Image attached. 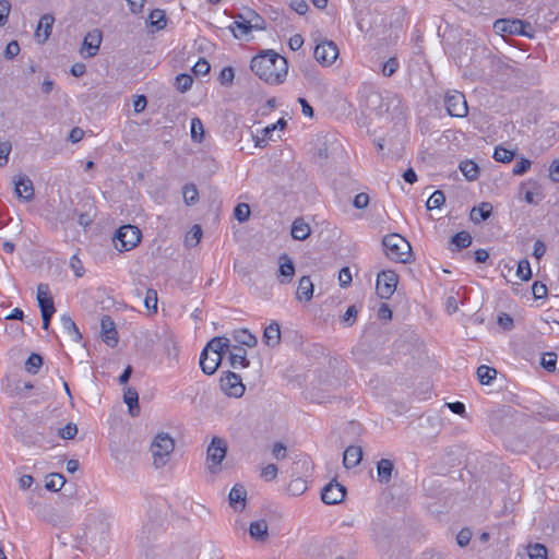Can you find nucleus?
I'll list each match as a JSON object with an SVG mask.
<instances>
[{
    "label": "nucleus",
    "instance_id": "51",
    "mask_svg": "<svg viewBox=\"0 0 559 559\" xmlns=\"http://www.w3.org/2000/svg\"><path fill=\"white\" fill-rule=\"evenodd\" d=\"M193 79L189 74H179L176 78V87L180 92H186L191 88Z\"/></svg>",
    "mask_w": 559,
    "mask_h": 559
},
{
    "label": "nucleus",
    "instance_id": "41",
    "mask_svg": "<svg viewBox=\"0 0 559 559\" xmlns=\"http://www.w3.org/2000/svg\"><path fill=\"white\" fill-rule=\"evenodd\" d=\"M548 550L545 545L536 543L527 546L530 559H547Z\"/></svg>",
    "mask_w": 559,
    "mask_h": 559
},
{
    "label": "nucleus",
    "instance_id": "22",
    "mask_svg": "<svg viewBox=\"0 0 559 559\" xmlns=\"http://www.w3.org/2000/svg\"><path fill=\"white\" fill-rule=\"evenodd\" d=\"M263 342L270 347H275L281 342V329L277 322L270 323L263 332Z\"/></svg>",
    "mask_w": 559,
    "mask_h": 559
},
{
    "label": "nucleus",
    "instance_id": "58",
    "mask_svg": "<svg viewBox=\"0 0 559 559\" xmlns=\"http://www.w3.org/2000/svg\"><path fill=\"white\" fill-rule=\"evenodd\" d=\"M531 167V160L527 158H521L518 160L513 167L512 173L516 176H521L525 174Z\"/></svg>",
    "mask_w": 559,
    "mask_h": 559
},
{
    "label": "nucleus",
    "instance_id": "44",
    "mask_svg": "<svg viewBox=\"0 0 559 559\" xmlns=\"http://www.w3.org/2000/svg\"><path fill=\"white\" fill-rule=\"evenodd\" d=\"M445 202L443 191L436 190L427 200L426 206L428 210L439 209Z\"/></svg>",
    "mask_w": 559,
    "mask_h": 559
},
{
    "label": "nucleus",
    "instance_id": "3",
    "mask_svg": "<svg viewBox=\"0 0 559 559\" xmlns=\"http://www.w3.org/2000/svg\"><path fill=\"white\" fill-rule=\"evenodd\" d=\"M175 449V441L167 432H159L151 444L153 464L156 468L164 467Z\"/></svg>",
    "mask_w": 559,
    "mask_h": 559
},
{
    "label": "nucleus",
    "instance_id": "13",
    "mask_svg": "<svg viewBox=\"0 0 559 559\" xmlns=\"http://www.w3.org/2000/svg\"><path fill=\"white\" fill-rule=\"evenodd\" d=\"M295 275V265L293 260L286 254L283 253L280 257V267L277 273V280L281 284H289L293 281Z\"/></svg>",
    "mask_w": 559,
    "mask_h": 559
},
{
    "label": "nucleus",
    "instance_id": "62",
    "mask_svg": "<svg viewBox=\"0 0 559 559\" xmlns=\"http://www.w3.org/2000/svg\"><path fill=\"white\" fill-rule=\"evenodd\" d=\"M352 281H353V278H352L350 270L348 267L341 269V271L338 272L340 286L347 287L350 285Z\"/></svg>",
    "mask_w": 559,
    "mask_h": 559
},
{
    "label": "nucleus",
    "instance_id": "52",
    "mask_svg": "<svg viewBox=\"0 0 559 559\" xmlns=\"http://www.w3.org/2000/svg\"><path fill=\"white\" fill-rule=\"evenodd\" d=\"M234 215L240 223L246 222L250 216V207L246 203H239L235 210Z\"/></svg>",
    "mask_w": 559,
    "mask_h": 559
},
{
    "label": "nucleus",
    "instance_id": "21",
    "mask_svg": "<svg viewBox=\"0 0 559 559\" xmlns=\"http://www.w3.org/2000/svg\"><path fill=\"white\" fill-rule=\"evenodd\" d=\"M246 498L247 490L242 485L236 484L229 491V504L234 509H238V504H240V510H243L246 507Z\"/></svg>",
    "mask_w": 559,
    "mask_h": 559
},
{
    "label": "nucleus",
    "instance_id": "63",
    "mask_svg": "<svg viewBox=\"0 0 559 559\" xmlns=\"http://www.w3.org/2000/svg\"><path fill=\"white\" fill-rule=\"evenodd\" d=\"M278 468L275 464H269L261 471V477L265 480H272L277 476Z\"/></svg>",
    "mask_w": 559,
    "mask_h": 559
},
{
    "label": "nucleus",
    "instance_id": "55",
    "mask_svg": "<svg viewBox=\"0 0 559 559\" xmlns=\"http://www.w3.org/2000/svg\"><path fill=\"white\" fill-rule=\"evenodd\" d=\"M69 264L76 277H81L84 275L85 270H84L83 263L76 254H73L70 258Z\"/></svg>",
    "mask_w": 559,
    "mask_h": 559
},
{
    "label": "nucleus",
    "instance_id": "28",
    "mask_svg": "<svg viewBox=\"0 0 559 559\" xmlns=\"http://www.w3.org/2000/svg\"><path fill=\"white\" fill-rule=\"evenodd\" d=\"M492 213V205L488 202H483L479 206H474L471 211V221L479 224L490 217Z\"/></svg>",
    "mask_w": 559,
    "mask_h": 559
},
{
    "label": "nucleus",
    "instance_id": "64",
    "mask_svg": "<svg viewBox=\"0 0 559 559\" xmlns=\"http://www.w3.org/2000/svg\"><path fill=\"white\" fill-rule=\"evenodd\" d=\"M235 78L234 69L226 67L221 71L219 80L223 85L231 84Z\"/></svg>",
    "mask_w": 559,
    "mask_h": 559
},
{
    "label": "nucleus",
    "instance_id": "45",
    "mask_svg": "<svg viewBox=\"0 0 559 559\" xmlns=\"http://www.w3.org/2000/svg\"><path fill=\"white\" fill-rule=\"evenodd\" d=\"M492 157L495 160L500 163H510L514 157V152L502 146H497L495 148Z\"/></svg>",
    "mask_w": 559,
    "mask_h": 559
},
{
    "label": "nucleus",
    "instance_id": "36",
    "mask_svg": "<svg viewBox=\"0 0 559 559\" xmlns=\"http://www.w3.org/2000/svg\"><path fill=\"white\" fill-rule=\"evenodd\" d=\"M64 483L66 478L63 477V475L52 473L46 477L45 487L50 491H59L63 487Z\"/></svg>",
    "mask_w": 559,
    "mask_h": 559
},
{
    "label": "nucleus",
    "instance_id": "23",
    "mask_svg": "<svg viewBox=\"0 0 559 559\" xmlns=\"http://www.w3.org/2000/svg\"><path fill=\"white\" fill-rule=\"evenodd\" d=\"M123 402L128 406L130 416L135 417L140 414L139 394L135 389L127 388L123 392Z\"/></svg>",
    "mask_w": 559,
    "mask_h": 559
},
{
    "label": "nucleus",
    "instance_id": "47",
    "mask_svg": "<svg viewBox=\"0 0 559 559\" xmlns=\"http://www.w3.org/2000/svg\"><path fill=\"white\" fill-rule=\"evenodd\" d=\"M182 194H183V200H185L186 204H188V205H192L198 201L199 193H198L195 186H193V185L185 186Z\"/></svg>",
    "mask_w": 559,
    "mask_h": 559
},
{
    "label": "nucleus",
    "instance_id": "56",
    "mask_svg": "<svg viewBox=\"0 0 559 559\" xmlns=\"http://www.w3.org/2000/svg\"><path fill=\"white\" fill-rule=\"evenodd\" d=\"M357 314H358V309L356 308V306H349L347 308V310L345 311L343 318H342V321L347 325V326H352L357 318Z\"/></svg>",
    "mask_w": 559,
    "mask_h": 559
},
{
    "label": "nucleus",
    "instance_id": "50",
    "mask_svg": "<svg viewBox=\"0 0 559 559\" xmlns=\"http://www.w3.org/2000/svg\"><path fill=\"white\" fill-rule=\"evenodd\" d=\"M400 63L395 57L388 59L382 66V74L386 78L392 76L399 69Z\"/></svg>",
    "mask_w": 559,
    "mask_h": 559
},
{
    "label": "nucleus",
    "instance_id": "14",
    "mask_svg": "<svg viewBox=\"0 0 559 559\" xmlns=\"http://www.w3.org/2000/svg\"><path fill=\"white\" fill-rule=\"evenodd\" d=\"M222 355L211 354L207 350H202L200 355V367L205 374H213L222 362Z\"/></svg>",
    "mask_w": 559,
    "mask_h": 559
},
{
    "label": "nucleus",
    "instance_id": "5",
    "mask_svg": "<svg viewBox=\"0 0 559 559\" xmlns=\"http://www.w3.org/2000/svg\"><path fill=\"white\" fill-rule=\"evenodd\" d=\"M227 452V443L224 439L214 437L207 447L206 460L209 469L212 474L221 471V463L225 459Z\"/></svg>",
    "mask_w": 559,
    "mask_h": 559
},
{
    "label": "nucleus",
    "instance_id": "32",
    "mask_svg": "<svg viewBox=\"0 0 559 559\" xmlns=\"http://www.w3.org/2000/svg\"><path fill=\"white\" fill-rule=\"evenodd\" d=\"M60 321L63 330L68 333L71 340H73L74 342H80L82 335L72 318L68 314H63Z\"/></svg>",
    "mask_w": 559,
    "mask_h": 559
},
{
    "label": "nucleus",
    "instance_id": "35",
    "mask_svg": "<svg viewBox=\"0 0 559 559\" xmlns=\"http://www.w3.org/2000/svg\"><path fill=\"white\" fill-rule=\"evenodd\" d=\"M148 21L152 26H155L158 31L164 29L167 25L166 14L160 9L153 10L148 15Z\"/></svg>",
    "mask_w": 559,
    "mask_h": 559
},
{
    "label": "nucleus",
    "instance_id": "2",
    "mask_svg": "<svg viewBox=\"0 0 559 559\" xmlns=\"http://www.w3.org/2000/svg\"><path fill=\"white\" fill-rule=\"evenodd\" d=\"M385 255L395 262L408 263L412 258L409 242L399 234L386 235L382 240Z\"/></svg>",
    "mask_w": 559,
    "mask_h": 559
},
{
    "label": "nucleus",
    "instance_id": "12",
    "mask_svg": "<svg viewBox=\"0 0 559 559\" xmlns=\"http://www.w3.org/2000/svg\"><path fill=\"white\" fill-rule=\"evenodd\" d=\"M14 190L16 195L26 202H29L34 199L33 182L25 175H20L14 178Z\"/></svg>",
    "mask_w": 559,
    "mask_h": 559
},
{
    "label": "nucleus",
    "instance_id": "37",
    "mask_svg": "<svg viewBox=\"0 0 559 559\" xmlns=\"http://www.w3.org/2000/svg\"><path fill=\"white\" fill-rule=\"evenodd\" d=\"M245 22L249 23L251 29H264V20L253 10H245Z\"/></svg>",
    "mask_w": 559,
    "mask_h": 559
},
{
    "label": "nucleus",
    "instance_id": "15",
    "mask_svg": "<svg viewBox=\"0 0 559 559\" xmlns=\"http://www.w3.org/2000/svg\"><path fill=\"white\" fill-rule=\"evenodd\" d=\"M53 23L55 17L51 14H44L40 17L35 32V38L38 43L43 44L49 38Z\"/></svg>",
    "mask_w": 559,
    "mask_h": 559
},
{
    "label": "nucleus",
    "instance_id": "4",
    "mask_svg": "<svg viewBox=\"0 0 559 559\" xmlns=\"http://www.w3.org/2000/svg\"><path fill=\"white\" fill-rule=\"evenodd\" d=\"M141 240V230L133 225L121 226L115 235V247L119 251L133 249Z\"/></svg>",
    "mask_w": 559,
    "mask_h": 559
},
{
    "label": "nucleus",
    "instance_id": "49",
    "mask_svg": "<svg viewBox=\"0 0 559 559\" xmlns=\"http://www.w3.org/2000/svg\"><path fill=\"white\" fill-rule=\"evenodd\" d=\"M557 364V355L555 353H545L542 356L540 365L547 371H555Z\"/></svg>",
    "mask_w": 559,
    "mask_h": 559
},
{
    "label": "nucleus",
    "instance_id": "46",
    "mask_svg": "<svg viewBox=\"0 0 559 559\" xmlns=\"http://www.w3.org/2000/svg\"><path fill=\"white\" fill-rule=\"evenodd\" d=\"M144 307L152 313L157 311V293L153 288H148L144 298Z\"/></svg>",
    "mask_w": 559,
    "mask_h": 559
},
{
    "label": "nucleus",
    "instance_id": "48",
    "mask_svg": "<svg viewBox=\"0 0 559 559\" xmlns=\"http://www.w3.org/2000/svg\"><path fill=\"white\" fill-rule=\"evenodd\" d=\"M516 275L523 281H528L532 277L531 265L526 259L518 263Z\"/></svg>",
    "mask_w": 559,
    "mask_h": 559
},
{
    "label": "nucleus",
    "instance_id": "26",
    "mask_svg": "<svg viewBox=\"0 0 559 559\" xmlns=\"http://www.w3.org/2000/svg\"><path fill=\"white\" fill-rule=\"evenodd\" d=\"M249 534L255 540H265L269 536L267 522L263 519L251 522L249 526Z\"/></svg>",
    "mask_w": 559,
    "mask_h": 559
},
{
    "label": "nucleus",
    "instance_id": "27",
    "mask_svg": "<svg viewBox=\"0 0 559 559\" xmlns=\"http://www.w3.org/2000/svg\"><path fill=\"white\" fill-rule=\"evenodd\" d=\"M313 296V284L309 276H302L299 280L296 298L298 300L309 301Z\"/></svg>",
    "mask_w": 559,
    "mask_h": 559
},
{
    "label": "nucleus",
    "instance_id": "38",
    "mask_svg": "<svg viewBox=\"0 0 559 559\" xmlns=\"http://www.w3.org/2000/svg\"><path fill=\"white\" fill-rule=\"evenodd\" d=\"M43 362V357L39 354L33 353L25 361V370L31 374H37Z\"/></svg>",
    "mask_w": 559,
    "mask_h": 559
},
{
    "label": "nucleus",
    "instance_id": "43",
    "mask_svg": "<svg viewBox=\"0 0 559 559\" xmlns=\"http://www.w3.org/2000/svg\"><path fill=\"white\" fill-rule=\"evenodd\" d=\"M202 237V229L199 225H194L186 235L185 243L187 247H194L199 243Z\"/></svg>",
    "mask_w": 559,
    "mask_h": 559
},
{
    "label": "nucleus",
    "instance_id": "39",
    "mask_svg": "<svg viewBox=\"0 0 559 559\" xmlns=\"http://www.w3.org/2000/svg\"><path fill=\"white\" fill-rule=\"evenodd\" d=\"M471 243H472V236L467 231L456 233L451 238V245L454 246L456 250L467 248Z\"/></svg>",
    "mask_w": 559,
    "mask_h": 559
},
{
    "label": "nucleus",
    "instance_id": "11",
    "mask_svg": "<svg viewBox=\"0 0 559 559\" xmlns=\"http://www.w3.org/2000/svg\"><path fill=\"white\" fill-rule=\"evenodd\" d=\"M346 496V488L336 480L330 481L321 491V499L325 504L341 503Z\"/></svg>",
    "mask_w": 559,
    "mask_h": 559
},
{
    "label": "nucleus",
    "instance_id": "17",
    "mask_svg": "<svg viewBox=\"0 0 559 559\" xmlns=\"http://www.w3.org/2000/svg\"><path fill=\"white\" fill-rule=\"evenodd\" d=\"M37 302L41 311L55 312L53 299L50 295L49 286L47 284H39L37 286Z\"/></svg>",
    "mask_w": 559,
    "mask_h": 559
},
{
    "label": "nucleus",
    "instance_id": "60",
    "mask_svg": "<svg viewBox=\"0 0 559 559\" xmlns=\"http://www.w3.org/2000/svg\"><path fill=\"white\" fill-rule=\"evenodd\" d=\"M533 296L535 299H543L547 296V286L542 282H535L532 286Z\"/></svg>",
    "mask_w": 559,
    "mask_h": 559
},
{
    "label": "nucleus",
    "instance_id": "16",
    "mask_svg": "<svg viewBox=\"0 0 559 559\" xmlns=\"http://www.w3.org/2000/svg\"><path fill=\"white\" fill-rule=\"evenodd\" d=\"M102 43V33L98 29L88 32L83 40L82 49L86 50V57H94L99 49Z\"/></svg>",
    "mask_w": 559,
    "mask_h": 559
},
{
    "label": "nucleus",
    "instance_id": "18",
    "mask_svg": "<svg viewBox=\"0 0 559 559\" xmlns=\"http://www.w3.org/2000/svg\"><path fill=\"white\" fill-rule=\"evenodd\" d=\"M102 333L106 344L115 346L118 342L115 323L109 316H105L100 320Z\"/></svg>",
    "mask_w": 559,
    "mask_h": 559
},
{
    "label": "nucleus",
    "instance_id": "57",
    "mask_svg": "<svg viewBox=\"0 0 559 559\" xmlns=\"http://www.w3.org/2000/svg\"><path fill=\"white\" fill-rule=\"evenodd\" d=\"M78 433V427L75 424L69 423L59 430V436L62 439H73Z\"/></svg>",
    "mask_w": 559,
    "mask_h": 559
},
{
    "label": "nucleus",
    "instance_id": "24",
    "mask_svg": "<svg viewBox=\"0 0 559 559\" xmlns=\"http://www.w3.org/2000/svg\"><path fill=\"white\" fill-rule=\"evenodd\" d=\"M362 459V450L360 447L350 445L344 451L343 464L346 468L357 466Z\"/></svg>",
    "mask_w": 559,
    "mask_h": 559
},
{
    "label": "nucleus",
    "instance_id": "42",
    "mask_svg": "<svg viewBox=\"0 0 559 559\" xmlns=\"http://www.w3.org/2000/svg\"><path fill=\"white\" fill-rule=\"evenodd\" d=\"M191 138L194 142H202L204 138V127L200 118L191 119Z\"/></svg>",
    "mask_w": 559,
    "mask_h": 559
},
{
    "label": "nucleus",
    "instance_id": "61",
    "mask_svg": "<svg viewBox=\"0 0 559 559\" xmlns=\"http://www.w3.org/2000/svg\"><path fill=\"white\" fill-rule=\"evenodd\" d=\"M369 204V195L365 192H360L356 194V197L353 200V205L356 209L362 210L366 209Z\"/></svg>",
    "mask_w": 559,
    "mask_h": 559
},
{
    "label": "nucleus",
    "instance_id": "10",
    "mask_svg": "<svg viewBox=\"0 0 559 559\" xmlns=\"http://www.w3.org/2000/svg\"><path fill=\"white\" fill-rule=\"evenodd\" d=\"M530 26L521 20L501 19L495 22L493 29L496 33L510 34V35H524L527 36L525 27Z\"/></svg>",
    "mask_w": 559,
    "mask_h": 559
},
{
    "label": "nucleus",
    "instance_id": "6",
    "mask_svg": "<svg viewBox=\"0 0 559 559\" xmlns=\"http://www.w3.org/2000/svg\"><path fill=\"white\" fill-rule=\"evenodd\" d=\"M444 106L451 117L464 118L468 114L465 96L459 91H451L445 94Z\"/></svg>",
    "mask_w": 559,
    "mask_h": 559
},
{
    "label": "nucleus",
    "instance_id": "19",
    "mask_svg": "<svg viewBox=\"0 0 559 559\" xmlns=\"http://www.w3.org/2000/svg\"><path fill=\"white\" fill-rule=\"evenodd\" d=\"M231 350L229 352V362L234 369L249 367V360L247 359V350L237 345H230Z\"/></svg>",
    "mask_w": 559,
    "mask_h": 559
},
{
    "label": "nucleus",
    "instance_id": "33",
    "mask_svg": "<svg viewBox=\"0 0 559 559\" xmlns=\"http://www.w3.org/2000/svg\"><path fill=\"white\" fill-rule=\"evenodd\" d=\"M460 170L468 181L477 179L479 175L478 165L469 159L460 163Z\"/></svg>",
    "mask_w": 559,
    "mask_h": 559
},
{
    "label": "nucleus",
    "instance_id": "53",
    "mask_svg": "<svg viewBox=\"0 0 559 559\" xmlns=\"http://www.w3.org/2000/svg\"><path fill=\"white\" fill-rule=\"evenodd\" d=\"M210 70L211 66L204 58H200L192 68L195 75H206Z\"/></svg>",
    "mask_w": 559,
    "mask_h": 559
},
{
    "label": "nucleus",
    "instance_id": "20",
    "mask_svg": "<svg viewBox=\"0 0 559 559\" xmlns=\"http://www.w3.org/2000/svg\"><path fill=\"white\" fill-rule=\"evenodd\" d=\"M245 12L235 15V21L230 25V31L236 38H245L252 31L249 23H246Z\"/></svg>",
    "mask_w": 559,
    "mask_h": 559
},
{
    "label": "nucleus",
    "instance_id": "29",
    "mask_svg": "<svg viewBox=\"0 0 559 559\" xmlns=\"http://www.w3.org/2000/svg\"><path fill=\"white\" fill-rule=\"evenodd\" d=\"M393 469L394 466L391 460L381 459L377 464L378 480L381 484H388L392 477Z\"/></svg>",
    "mask_w": 559,
    "mask_h": 559
},
{
    "label": "nucleus",
    "instance_id": "34",
    "mask_svg": "<svg viewBox=\"0 0 559 559\" xmlns=\"http://www.w3.org/2000/svg\"><path fill=\"white\" fill-rule=\"evenodd\" d=\"M477 378L481 384L488 385L496 379L497 370L495 368L481 365L477 368Z\"/></svg>",
    "mask_w": 559,
    "mask_h": 559
},
{
    "label": "nucleus",
    "instance_id": "40",
    "mask_svg": "<svg viewBox=\"0 0 559 559\" xmlns=\"http://www.w3.org/2000/svg\"><path fill=\"white\" fill-rule=\"evenodd\" d=\"M307 488V481L304 478L298 477L290 480L287 487V491L290 496L297 497L302 495Z\"/></svg>",
    "mask_w": 559,
    "mask_h": 559
},
{
    "label": "nucleus",
    "instance_id": "7",
    "mask_svg": "<svg viewBox=\"0 0 559 559\" xmlns=\"http://www.w3.org/2000/svg\"><path fill=\"white\" fill-rule=\"evenodd\" d=\"M397 274L394 271H382L377 277V294L382 299H389L395 292Z\"/></svg>",
    "mask_w": 559,
    "mask_h": 559
},
{
    "label": "nucleus",
    "instance_id": "30",
    "mask_svg": "<svg viewBox=\"0 0 559 559\" xmlns=\"http://www.w3.org/2000/svg\"><path fill=\"white\" fill-rule=\"evenodd\" d=\"M310 226L302 219L296 218L292 225V237L296 240H305L310 235Z\"/></svg>",
    "mask_w": 559,
    "mask_h": 559
},
{
    "label": "nucleus",
    "instance_id": "59",
    "mask_svg": "<svg viewBox=\"0 0 559 559\" xmlns=\"http://www.w3.org/2000/svg\"><path fill=\"white\" fill-rule=\"evenodd\" d=\"M472 532L469 528H462L456 535V543L460 547H465L469 544Z\"/></svg>",
    "mask_w": 559,
    "mask_h": 559
},
{
    "label": "nucleus",
    "instance_id": "25",
    "mask_svg": "<svg viewBox=\"0 0 559 559\" xmlns=\"http://www.w3.org/2000/svg\"><path fill=\"white\" fill-rule=\"evenodd\" d=\"M228 348H230V338L225 336H215L206 344L203 350L223 356L224 352Z\"/></svg>",
    "mask_w": 559,
    "mask_h": 559
},
{
    "label": "nucleus",
    "instance_id": "31",
    "mask_svg": "<svg viewBox=\"0 0 559 559\" xmlns=\"http://www.w3.org/2000/svg\"><path fill=\"white\" fill-rule=\"evenodd\" d=\"M231 336L235 342L248 347H254L258 344V338L246 329L235 330Z\"/></svg>",
    "mask_w": 559,
    "mask_h": 559
},
{
    "label": "nucleus",
    "instance_id": "9",
    "mask_svg": "<svg viewBox=\"0 0 559 559\" xmlns=\"http://www.w3.org/2000/svg\"><path fill=\"white\" fill-rule=\"evenodd\" d=\"M221 388L226 395L231 397H240L245 393V385L240 376L231 371H227L221 378Z\"/></svg>",
    "mask_w": 559,
    "mask_h": 559
},
{
    "label": "nucleus",
    "instance_id": "8",
    "mask_svg": "<svg viewBox=\"0 0 559 559\" xmlns=\"http://www.w3.org/2000/svg\"><path fill=\"white\" fill-rule=\"evenodd\" d=\"M314 59L322 66H331L338 57V48L331 40L318 44L313 51Z\"/></svg>",
    "mask_w": 559,
    "mask_h": 559
},
{
    "label": "nucleus",
    "instance_id": "54",
    "mask_svg": "<svg viewBox=\"0 0 559 559\" xmlns=\"http://www.w3.org/2000/svg\"><path fill=\"white\" fill-rule=\"evenodd\" d=\"M12 145L9 141L0 142V167H3L9 162Z\"/></svg>",
    "mask_w": 559,
    "mask_h": 559
},
{
    "label": "nucleus",
    "instance_id": "1",
    "mask_svg": "<svg viewBox=\"0 0 559 559\" xmlns=\"http://www.w3.org/2000/svg\"><path fill=\"white\" fill-rule=\"evenodd\" d=\"M250 68L264 82L277 85L287 76L288 62L274 50H265L252 58Z\"/></svg>",
    "mask_w": 559,
    "mask_h": 559
}]
</instances>
